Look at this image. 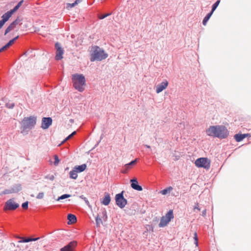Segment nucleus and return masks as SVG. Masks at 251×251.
I'll list each match as a JSON object with an SVG mask.
<instances>
[{"instance_id": "1", "label": "nucleus", "mask_w": 251, "mask_h": 251, "mask_svg": "<svg viewBox=\"0 0 251 251\" xmlns=\"http://www.w3.org/2000/svg\"><path fill=\"white\" fill-rule=\"evenodd\" d=\"M90 56V59L91 62L100 61L106 59L108 57V54L105 52L102 48L95 46L92 48Z\"/></svg>"}, {"instance_id": "2", "label": "nucleus", "mask_w": 251, "mask_h": 251, "mask_svg": "<svg viewBox=\"0 0 251 251\" xmlns=\"http://www.w3.org/2000/svg\"><path fill=\"white\" fill-rule=\"evenodd\" d=\"M36 117L31 116L29 117H25L21 122V133L25 134L31 129L36 123Z\"/></svg>"}, {"instance_id": "3", "label": "nucleus", "mask_w": 251, "mask_h": 251, "mask_svg": "<svg viewBox=\"0 0 251 251\" xmlns=\"http://www.w3.org/2000/svg\"><path fill=\"white\" fill-rule=\"evenodd\" d=\"M72 79L74 87L78 91L82 92L84 90V86L86 85V79L83 75L74 74Z\"/></svg>"}, {"instance_id": "4", "label": "nucleus", "mask_w": 251, "mask_h": 251, "mask_svg": "<svg viewBox=\"0 0 251 251\" xmlns=\"http://www.w3.org/2000/svg\"><path fill=\"white\" fill-rule=\"evenodd\" d=\"M195 164L199 168L208 169L210 167V160L206 157H200L196 160Z\"/></svg>"}, {"instance_id": "5", "label": "nucleus", "mask_w": 251, "mask_h": 251, "mask_svg": "<svg viewBox=\"0 0 251 251\" xmlns=\"http://www.w3.org/2000/svg\"><path fill=\"white\" fill-rule=\"evenodd\" d=\"M124 191H122L121 193H118L115 196L116 204L120 208H123L125 207L127 203V200L124 197Z\"/></svg>"}, {"instance_id": "6", "label": "nucleus", "mask_w": 251, "mask_h": 251, "mask_svg": "<svg viewBox=\"0 0 251 251\" xmlns=\"http://www.w3.org/2000/svg\"><path fill=\"white\" fill-rule=\"evenodd\" d=\"M229 131L225 126L218 125L217 138L225 139L227 137Z\"/></svg>"}, {"instance_id": "7", "label": "nucleus", "mask_w": 251, "mask_h": 251, "mask_svg": "<svg viewBox=\"0 0 251 251\" xmlns=\"http://www.w3.org/2000/svg\"><path fill=\"white\" fill-rule=\"evenodd\" d=\"M19 207V204L14 201L13 199L7 201L4 206V210H14Z\"/></svg>"}, {"instance_id": "8", "label": "nucleus", "mask_w": 251, "mask_h": 251, "mask_svg": "<svg viewBox=\"0 0 251 251\" xmlns=\"http://www.w3.org/2000/svg\"><path fill=\"white\" fill-rule=\"evenodd\" d=\"M54 47L56 50L55 59L56 60H61L63 58L64 50L62 48L61 44L58 42H56L55 44Z\"/></svg>"}, {"instance_id": "9", "label": "nucleus", "mask_w": 251, "mask_h": 251, "mask_svg": "<svg viewBox=\"0 0 251 251\" xmlns=\"http://www.w3.org/2000/svg\"><path fill=\"white\" fill-rule=\"evenodd\" d=\"M52 120L51 117H43L42 119L41 128L43 129H48L52 124Z\"/></svg>"}, {"instance_id": "10", "label": "nucleus", "mask_w": 251, "mask_h": 251, "mask_svg": "<svg viewBox=\"0 0 251 251\" xmlns=\"http://www.w3.org/2000/svg\"><path fill=\"white\" fill-rule=\"evenodd\" d=\"M77 244V242L75 241H71L64 247L61 248L60 251H74Z\"/></svg>"}, {"instance_id": "11", "label": "nucleus", "mask_w": 251, "mask_h": 251, "mask_svg": "<svg viewBox=\"0 0 251 251\" xmlns=\"http://www.w3.org/2000/svg\"><path fill=\"white\" fill-rule=\"evenodd\" d=\"M217 126H211L208 128L205 132L206 134L211 137H217Z\"/></svg>"}, {"instance_id": "12", "label": "nucleus", "mask_w": 251, "mask_h": 251, "mask_svg": "<svg viewBox=\"0 0 251 251\" xmlns=\"http://www.w3.org/2000/svg\"><path fill=\"white\" fill-rule=\"evenodd\" d=\"M130 181L131 187L132 189L138 191H141L143 190L142 187L139 184L138 180L136 178L131 179Z\"/></svg>"}, {"instance_id": "13", "label": "nucleus", "mask_w": 251, "mask_h": 251, "mask_svg": "<svg viewBox=\"0 0 251 251\" xmlns=\"http://www.w3.org/2000/svg\"><path fill=\"white\" fill-rule=\"evenodd\" d=\"M168 85V82L166 80H164L160 84L156 86V92L157 93L161 92L163 90L165 89Z\"/></svg>"}, {"instance_id": "14", "label": "nucleus", "mask_w": 251, "mask_h": 251, "mask_svg": "<svg viewBox=\"0 0 251 251\" xmlns=\"http://www.w3.org/2000/svg\"><path fill=\"white\" fill-rule=\"evenodd\" d=\"M248 136H251L250 134H248V133H244V134L238 133V134H236L234 135V138L235 139L236 142H239L242 141L244 139H245V138H246V137H247Z\"/></svg>"}, {"instance_id": "15", "label": "nucleus", "mask_w": 251, "mask_h": 251, "mask_svg": "<svg viewBox=\"0 0 251 251\" xmlns=\"http://www.w3.org/2000/svg\"><path fill=\"white\" fill-rule=\"evenodd\" d=\"M13 14L10 11H8L1 16V19L0 20L4 24L8 21L10 18L12 16Z\"/></svg>"}, {"instance_id": "16", "label": "nucleus", "mask_w": 251, "mask_h": 251, "mask_svg": "<svg viewBox=\"0 0 251 251\" xmlns=\"http://www.w3.org/2000/svg\"><path fill=\"white\" fill-rule=\"evenodd\" d=\"M137 162V159H135L134 160H132L129 163L126 164L125 165V171H123V173H126L127 171L131 168V166L135 165Z\"/></svg>"}, {"instance_id": "17", "label": "nucleus", "mask_w": 251, "mask_h": 251, "mask_svg": "<svg viewBox=\"0 0 251 251\" xmlns=\"http://www.w3.org/2000/svg\"><path fill=\"white\" fill-rule=\"evenodd\" d=\"M111 201V198L108 193H105L101 203L104 205H108Z\"/></svg>"}, {"instance_id": "18", "label": "nucleus", "mask_w": 251, "mask_h": 251, "mask_svg": "<svg viewBox=\"0 0 251 251\" xmlns=\"http://www.w3.org/2000/svg\"><path fill=\"white\" fill-rule=\"evenodd\" d=\"M87 168V165L86 164H83L81 165H76L75 166L74 168L75 170L77 173H81L84 171Z\"/></svg>"}, {"instance_id": "19", "label": "nucleus", "mask_w": 251, "mask_h": 251, "mask_svg": "<svg viewBox=\"0 0 251 251\" xmlns=\"http://www.w3.org/2000/svg\"><path fill=\"white\" fill-rule=\"evenodd\" d=\"M67 218L68 220V224H71L73 223H75L77 221V218L76 216L73 214H68Z\"/></svg>"}, {"instance_id": "20", "label": "nucleus", "mask_w": 251, "mask_h": 251, "mask_svg": "<svg viewBox=\"0 0 251 251\" xmlns=\"http://www.w3.org/2000/svg\"><path fill=\"white\" fill-rule=\"evenodd\" d=\"M12 192L13 193H18L22 190V186L20 184H16L11 187Z\"/></svg>"}, {"instance_id": "21", "label": "nucleus", "mask_w": 251, "mask_h": 251, "mask_svg": "<svg viewBox=\"0 0 251 251\" xmlns=\"http://www.w3.org/2000/svg\"><path fill=\"white\" fill-rule=\"evenodd\" d=\"M170 222L164 216L161 217L160 222L158 225L159 227H163L167 225Z\"/></svg>"}, {"instance_id": "22", "label": "nucleus", "mask_w": 251, "mask_h": 251, "mask_svg": "<svg viewBox=\"0 0 251 251\" xmlns=\"http://www.w3.org/2000/svg\"><path fill=\"white\" fill-rule=\"evenodd\" d=\"M69 176L71 178L73 179H76L77 178V173L74 168H73V169L70 172Z\"/></svg>"}, {"instance_id": "23", "label": "nucleus", "mask_w": 251, "mask_h": 251, "mask_svg": "<svg viewBox=\"0 0 251 251\" xmlns=\"http://www.w3.org/2000/svg\"><path fill=\"white\" fill-rule=\"evenodd\" d=\"M165 218L167 219L169 222L174 218V214L173 210H170L165 215Z\"/></svg>"}, {"instance_id": "24", "label": "nucleus", "mask_w": 251, "mask_h": 251, "mask_svg": "<svg viewBox=\"0 0 251 251\" xmlns=\"http://www.w3.org/2000/svg\"><path fill=\"white\" fill-rule=\"evenodd\" d=\"M212 14H213V13L211 12H210L205 16V17L204 18V19H203V21H202V24L204 25H206L207 22L208 21V20H209V19L210 18V17L212 15Z\"/></svg>"}, {"instance_id": "25", "label": "nucleus", "mask_w": 251, "mask_h": 251, "mask_svg": "<svg viewBox=\"0 0 251 251\" xmlns=\"http://www.w3.org/2000/svg\"><path fill=\"white\" fill-rule=\"evenodd\" d=\"M16 26V25H15L12 22L5 29L4 31V35H5L8 33L13 28H15Z\"/></svg>"}, {"instance_id": "26", "label": "nucleus", "mask_w": 251, "mask_h": 251, "mask_svg": "<svg viewBox=\"0 0 251 251\" xmlns=\"http://www.w3.org/2000/svg\"><path fill=\"white\" fill-rule=\"evenodd\" d=\"M100 214V215H99V217L101 219V220H103L104 222L106 221L107 219V215L106 210L103 209L101 213Z\"/></svg>"}, {"instance_id": "27", "label": "nucleus", "mask_w": 251, "mask_h": 251, "mask_svg": "<svg viewBox=\"0 0 251 251\" xmlns=\"http://www.w3.org/2000/svg\"><path fill=\"white\" fill-rule=\"evenodd\" d=\"M23 2H24L23 0H22L20 1L18 3V4L16 6H15L13 9L10 10V11L13 14H14V13L19 8V7L21 6V5L23 3Z\"/></svg>"}, {"instance_id": "28", "label": "nucleus", "mask_w": 251, "mask_h": 251, "mask_svg": "<svg viewBox=\"0 0 251 251\" xmlns=\"http://www.w3.org/2000/svg\"><path fill=\"white\" fill-rule=\"evenodd\" d=\"M173 189V188L172 186H169L161 190L160 193L163 195H166L168 193H170Z\"/></svg>"}, {"instance_id": "29", "label": "nucleus", "mask_w": 251, "mask_h": 251, "mask_svg": "<svg viewBox=\"0 0 251 251\" xmlns=\"http://www.w3.org/2000/svg\"><path fill=\"white\" fill-rule=\"evenodd\" d=\"M13 44V43H12V41H11L10 40L9 41V42L8 43H7L4 46H3L2 47H1L0 49V52L7 50L8 48H9Z\"/></svg>"}, {"instance_id": "30", "label": "nucleus", "mask_w": 251, "mask_h": 251, "mask_svg": "<svg viewBox=\"0 0 251 251\" xmlns=\"http://www.w3.org/2000/svg\"><path fill=\"white\" fill-rule=\"evenodd\" d=\"M220 3V0H217L212 6V9L210 12H213L216 9L217 7L218 6L219 4Z\"/></svg>"}, {"instance_id": "31", "label": "nucleus", "mask_w": 251, "mask_h": 251, "mask_svg": "<svg viewBox=\"0 0 251 251\" xmlns=\"http://www.w3.org/2000/svg\"><path fill=\"white\" fill-rule=\"evenodd\" d=\"M96 223L97 227H100V225L102 224L101 219L99 217V214L96 217Z\"/></svg>"}, {"instance_id": "32", "label": "nucleus", "mask_w": 251, "mask_h": 251, "mask_svg": "<svg viewBox=\"0 0 251 251\" xmlns=\"http://www.w3.org/2000/svg\"><path fill=\"white\" fill-rule=\"evenodd\" d=\"M71 197V195L70 194H63V195H61V196L57 198V201H59L62 200H64L65 199L69 198Z\"/></svg>"}, {"instance_id": "33", "label": "nucleus", "mask_w": 251, "mask_h": 251, "mask_svg": "<svg viewBox=\"0 0 251 251\" xmlns=\"http://www.w3.org/2000/svg\"><path fill=\"white\" fill-rule=\"evenodd\" d=\"M76 132L75 131H73L71 134H70L69 136H68L62 142V144L65 142L70 138H71L74 135H75Z\"/></svg>"}, {"instance_id": "34", "label": "nucleus", "mask_w": 251, "mask_h": 251, "mask_svg": "<svg viewBox=\"0 0 251 251\" xmlns=\"http://www.w3.org/2000/svg\"><path fill=\"white\" fill-rule=\"evenodd\" d=\"M5 106L9 109H13L15 106V103L13 102H8L6 103Z\"/></svg>"}, {"instance_id": "35", "label": "nucleus", "mask_w": 251, "mask_h": 251, "mask_svg": "<svg viewBox=\"0 0 251 251\" xmlns=\"http://www.w3.org/2000/svg\"><path fill=\"white\" fill-rule=\"evenodd\" d=\"M54 166H57L59 163V161H60V159L58 156L57 155H54Z\"/></svg>"}, {"instance_id": "36", "label": "nucleus", "mask_w": 251, "mask_h": 251, "mask_svg": "<svg viewBox=\"0 0 251 251\" xmlns=\"http://www.w3.org/2000/svg\"><path fill=\"white\" fill-rule=\"evenodd\" d=\"M112 14V12H110V13H106L105 14L99 15L98 17H99V19L102 20L110 15H111Z\"/></svg>"}, {"instance_id": "37", "label": "nucleus", "mask_w": 251, "mask_h": 251, "mask_svg": "<svg viewBox=\"0 0 251 251\" xmlns=\"http://www.w3.org/2000/svg\"><path fill=\"white\" fill-rule=\"evenodd\" d=\"M79 198L84 200V201H85V203L89 206V207H90V203H89V202L88 200V199L85 197L83 195H81L79 196Z\"/></svg>"}, {"instance_id": "38", "label": "nucleus", "mask_w": 251, "mask_h": 251, "mask_svg": "<svg viewBox=\"0 0 251 251\" xmlns=\"http://www.w3.org/2000/svg\"><path fill=\"white\" fill-rule=\"evenodd\" d=\"M76 4H77V2H75V1L72 3H68L67 4L66 8L68 9H70V8H71L75 6Z\"/></svg>"}, {"instance_id": "39", "label": "nucleus", "mask_w": 251, "mask_h": 251, "mask_svg": "<svg viewBox=\"0 0 251 251\" xmlns=\"http://www.w3.org/2000/svg\"><path fill=\"white\" fill-rule=\"evenodd\" d=\"M28 201H26L24 202L22 204V207L24 209H27L28 208Z\"/></svg>"}, {"instance_id": "40", "label": "nucleus", "mask_w": 251, "mask_h": 251, "mask_svg": "<svg viewBox=\"0 0 251 251\" xmlns=\"http://www.w3.org/2000/svg\"><path fill=\"white\" fill-rule=\"evenodd\" d=\"M11 193H13V192H12L11 187L9 189L4 190V191H3V194H11Z\"/></svg>"}, {"instance_id": "41", "label": "nucleus", "mask_w": 251, "mask_h": 251, "mask_svg": "<svg viewBox=\"0 0 251 251\" xmlns=\"http://www.w3.org/2000/svg\"><path fill=\"white\" fill-rule=\"evenodd\" d=\"M29 242H31L30 238L23 239L19 241L21 243H27Z\"/></svg>"}, {"instance_id": "42", "label": "nucleus", "mask_w": 251, "mask_h": 251, "mask_svg": "<svg viewBox=\"0 0 251 251\" xmlns=\"http://www.w3.org/2000/svg\"><path fill=\"white\" fill-rule=\"evenodd\" d=\"M44 193L43 192H40L37 196L36 198L38 199H41L44 197Z\"/></svg>"}, {"instance_id": "43", "label": "nucleus", "mask_w": 251, "mask_h": 251, "mask_svg": "<svg viewBox=\"0 0 251 251\" xmlns=\"http://www.w3.org/2000/svg\"><path fill=\"white\" fill-rule=\"evenodd\" d=\"M21 20L19 19V17H18L15 20H14L13 22V24L15 25H17L19 24V23L21 22Z\"/></svg>"}, {"instance_id": "44", "label": "nucleus", "mask_w": 251, "mask_h": 251, "mask_svg": "<svg viewBox=\"0 0 251 251\" xmlns=\"http://www.w3.org/2000/svg\"><path fill=\"white\" fill-rule=\"evenodd\" d=\"M21 20L19 19V17H18L15 20H14L13 22V24L15 25H17L19 24V23L21 22Z\"/></svg>"}, {"instance_id": "45", "label": "nucleus", "mask_w": 251, "mask_h": 251, "mask_svg": "<svg viewBox=\"0 0 251 251\" xmlns=\"http://www.w3.org/2000/svg\"><path fill=\"white\" fill-rule=\"evenodd\" d=\"M46 178L49 179L50 180H53L54 179V176L53 175H48L45 176Z\"/></svg>"}, {"instance_id": "46", "label": "nucleus", "mask_w": 251, "mask_h": 251, "mask_svg": "<svg viewBox=\"0 0 251 251\" xmlns=\"http://www.w3.org/2000/svg\"><path fill=\"white\" fill-rule=\"evenodd\" d=\"M194 238L195 239V244H196V246H198V236H197V234L196 232L195 233Z\"/></svg>"}, {"instance_id": "47", "label": "nucleus", "mask_w": 251, "mask_h": 251, "mask_svg": "<svg viewBox=\"0 0 251 251\" xmlns=\"http://www.w3.org/2000/svg\"><path fill=\"white\" fill-rule=\"evenodd\" d=\"M196 209H197L199 211L201 210V208L199 207V203L198 202H197L195 204V206L194 207V211H195Z\"/></svg>"}, {"instance_id": "48", "label": "nucleus", "mask_w": 251, "mask_h": 251, "mask_svg": "<svg viewBox=\"0 0 251 251\" xmlns=\"http://www.w3.org/2000/svg\"><path fill=\"white\" fill-rule=\"evenodd\" d=\"M19 38V36H17L16 37H14L12 39L10 40L11 41H12V43L14 44V43L16 41L17 39H18Z\"/></svg>"}, {"instance_id": "49", "label": "nucleus", "mask_w": 251, "mask_h": 251, "mask_svg": "<svg viewBox=\"0 0 251 251\" xmlns=\"http://www.w3.org/2000/svg\"><path fill=\"white\" fill-rule=\"evenodd\" d=\"M206 210L205 209H204V210L202 211L201 215H202L203 217H205V216H206Z\"/></svg>"}, {"instance_id": "50", "label": "nucleus", "mask_w": 251, "mask_h": 251, "mask_svg": "<svg viewBox=\"0 0 251 251\" xmlns=\"http://www.w3.org/2000/svg\"><path fill=\"white\" fill-rule=\"evenodd\" d=\"M5 24L0 20V29Z\"/></svg>"}, {"instance_id": "51", "label": "nucleus", "mask_w": 251, "mask_h": 251, "mask_svg": "<svg viewBox=\"0 0 251 251\" xmlns=\"http://www.w3.org/2000/svg\"><path fill=\"white\" fill-rule=\"evenodd\" d=\"M40 238L38 237V238H30V240H31V241H37L38 240V239H39Z\"/></svg>"}, {"instance_id": "52", "label": "nucleus", "mask_w": 251, "mask_h": 251, "mask_svg": "<svg viewBox=\"0 0 251 251\" xmlns=\"http://www.w3.org/2000/svg\"><path fill=\"white\" fill-rule=\"evenodd\" d=\"M102 138V135L100 136V140H99V141L97 143V144L95 146H97L99 145V144L100 143V142L101 139Z\"/></svg>"}, {"instance_id": "53", "label": "nucleus", "mask_w": 251, "mask_h": 251, "mask_svg": "<svg viewBox=\"0 0 251 251\" xmlns=\"http://www.w3.org/2000/svg\"><path fill=\"white\" fill-rule=\"evenodd\" d=\"M178 194V192H176V193H175V194H172V195L173 196H177Z\"/></svg>"}, {"instance_id": "54", "label": "nucleus", "mask_w": 251, "mask_h": 251, "mask_svg": "<svg viewBox=\"0 0 251 251\" xmlns=\"http://www.w3.org/2000/svg\"><path fill=\"white\" fill-rule=\"evenodd\" d=\"M178 194V192H176V193H175V194H172V195L173 196H177Z\"/></svg>"}, {"instance_id": "55", "label": "nucleus", "mask_w": 251, "mask_h": 251, "mask_svg": "<svg viewBox=\"0 0 251 251\" xmlns=\"http://www.w3.org/2000/svg\"><path fill=\"white\" fill-rule=\"evenodd\" d=\"M145 146L146 148H148V149H150V148H151V146H149V145H145Z\"/></svg>"}, {"instance_id": "56", "label": "nucleus", "mask_w": 251, "mask_h": 251, "mask_svg": "<svg viewBox=\"0 0 251 251\" xmlns=\"http://www.w3.org/2000/svg\"><path fill=\"white\" fill-rule=\"evenodd\" d=\"M81 1V0H76L75 2H77V4L79 2H80Z\"/></svg>"}, {"instance_id": "57", "label": "nucleus", "mask_w": 251, "mask_h": 251, "mask_svg": "<svg viewBox=\"0 0 251 251\" xmlns=\"http://www.w3.org/2000/svg\"><path fill=\"white\" fill-rule=\"evenodd\" d=\"M69 169V168L68 167H67L66 169H65V170H68Z\"/></svg>"}]
</instances>
